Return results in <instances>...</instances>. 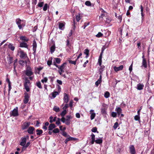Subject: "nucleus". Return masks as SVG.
I'll return each mask as SVG.
<instances>
[{"label": "nucleus", "mask_w": 154, "mask_h": 154, "mask_svg": "<svg viewBox=\"0 0 154 154\" xmlns=\"http://www.w3.org/2000/svg\"><path fill=\"white\" fill-rule=\"evenodd\" d=\"M72 118V117L69 115L67 116L66 118L64 117H62L61 119V121L63 123H65L66 125H68L70 124V119Z\"/></svg>", "instance_id": "nucleus-1"}, {"label": "nucleus", "mask_w": 154, "mask_h": 154, "mask_svg": "<svg viewBox=\"0 0 154 154\" xmlns=\"http://www.w3.org/2000/svg\"><path fill=\"white\" fill-rule=\"evenodd\" d=\"M18 53L19 54L20 57L21 59H25L27 57V54L22 50H21L19 51Z\"/></svg>", "instance_id": "nucleus-2"}, {"label": "nucleus", "mask_w": 154, "mask_h": 154, "mask_svg": "<svg viewBox=\"0 0 154 154\" xmlns=\"http://www.w3.org/2000/svg\"><path fill=\"white\" fill-rule=\"evenodd\" d=\"M24 99L23 100V102L25 104L27 103L29 101L30 97V95L27 92H25L24 94Z\"/></svg>", "instance_id": "nucleus-3"}, {"label": "nucleus", "mask_w": 154, "mask_h": 154, "mask_svg": "<svg viewBox=\"0 0 154 154\" xmlns=\"http://www.w3.org/2000/svg\"><path fill=\"white\" fill-rule=\"evenodd\" d=\"M25 74L28 76H30L33 75V72L30 67H29L28 69L26 70Z\"/></svg>", "instance_id": "nucleus-4"}, {"label": "nucleus", "mask_w": 154, "mask_h": 154, "mask_svg": "<svg viewBox=\"0 0 154 154\" xmlns=\"http://www.w3.org/2000/svg\"><path fill=\"white\" fill-rule=\"evenodd\" d=\"M11 116H16L18 115L17 107H16L13 109L12 112L11 114Z\"/></svg>", "instance_id": "nucleus-5"}, {"label": "nucleus", "mask_w": 154, "mask_h": 154, "mask_svg": "<svg viewBox=\"0 0 154 154\" xmlns=\"http://www.w3.org/2000/svg\"><path fill=\"white\" fill-rule=\"evenodd\" d=\"M130 152L131 154H135L136 151L133 145H131L129 147Z\"/></svg>", "instance_id": "nucleus-6"}, {"label": "nucleus", "mask_w": 154, "mask_h": 154, "mask_svg": "<svg viewBox=\"0 0 154 154\" xmlns=\"http://www.w3.org/2000/svg\"><path fill=\"white\" fill-rule=\"evenodd\" d=\"M30 123L29 122H25L22 126V129L25 130L27 129L30 125Z\"/></svg>", "instance_id": "nucleus-7"}, {"label": "nucleus", "mask_w": 154, "mask_h": 154, "mask_svg": "<svg viewBox=\"0 0 154 154\" xmlns=\"http://www.w3.org/2000/svg\"><path fill=\"white\" fill-rule=\"evenodd\" d=\"M142 58L143 59L142 65L145 68H146L147 67V65L146 61L144 57V56L143 53V56H142Z\"/></svg>", "instance_id": "nucleus-8"}, {"label": "nucleus", "mask_w": 154, "mask_h": 154, "mask_svg": "<svg viewBox=\"0 0 154 154\" xmlns=\"http://www.w3.org/2000/svg\"><path fill=\"white\" fill-rule=\"evenodd\" d=\"M123 68V66L122 65L120 66L119 67L115 66L113 67V69L115 71L117 72L122 69Z\"/></svg>", "instance_id": "nucleus-9"}, {"label": "nucleus", "mask_w": 154, "mask_h": 154, "mask_svg": "<svg viewBox=\"0 0 154 154\" xmlns=\"http://www.w3.org/2000/svg\"><path fill=\"white\" fill-rule=\"evenodd\" d=\"M63 99L64 101V103H67L69 101V98L68 95L67 94H66V93L64 94V96Z\"/></svg>", "instance_id": "nucleus-10"}, {"label": "nucleus", "mask_w": 154, "mask_h": 154, "mask_svg": "<svg viewBox=\"0 0 154 154\" xmlns=\"http://www.w3.org/2000/svg\"><path fill=\"white\" fill-rule=\"evenodd\" d=\"M90 114H91V119L93 120L94 119L95 116V113L94 112V110L91 109L90 111Z\"/></svg>", "instance_id": "nucleus-11"}, {"label": "nucleus", "mask_w": 154, "mask_h": 154, "mask_svg": "<svg viewBox=\"0 0 154 154\" xmlns=\"http://www.w3.org/2000/svg\"><path fill=\"white\" fill-rule=\"evenodd\" d=\"M35 128L32 127H30L27 130V132L30 134H32L33 133V131Z\"/></svg>", "instance_id": "nucleus-12"}, {"label": "nucleus", "mask_w": 154, "mask_h": 154, "mask_svg": "<svg viewBox=\"0 0 154 154\" xmlns=\"http://www.w3.org/2000/svg\"><path fill=\"white\" fill-rule=\"evenodd\" d=\"M26 141V137H24L22 139V141L20 143V145L24 147L25 145Z\"/></svg>", "instance_id": "nucleus-13"}, {"label": "nucleus", "mask_w": 154, "mask_h": 154, "mask_svg": "<svg viewBox=\"0 0 154 154\" xmlns=\"http://www.w3.org/2000/svg\"><path fill=\"white\" fill-rule=\"evenodd\" d=\"M144 86L143 84L139 83L137 85V89L139 90H142L143 89Z\"/></svg>", "instance_id": "nucleus-14"}, {"label": "nucleus", "mask_w": 154, "mask_h": 154, "mask_svg": "<svg viewBox=\"0 0 154 154\" xmlns=\"http://www.w3.org/2000/svg\"><path fill=\"white\" fill-rule=\"evenodd\" d=\"M20 47L22 48H27L28 45L25 42H21L20 44Z\"/></svg>", "instance_id": "nucleus-15"}, {"label": "nucleus", "mask_w": 154, "mask_h": 154, "mask_svg": "<svg viewBox=\"0 0 154 154\" xmlns=\"http://www.w3.org/2000/svg\"><path fill=\"white\" fill-rule=\"evenodd\" d=\"M102 52L100 54L98 59V63L100 66L101 65Z\"/></svg>", "instance_id": "nucleus-16"}, {"label": "nucleus", "mask_w": 154, "mask_h": 154, "mask_svg": "<svg viewBox=\"0 0 154 154\" xmlns=\"http://www.w3.org/2000/svg\"><path fill=\"white\" fill-rule=\"evenodd\" d=\"M91 139L92 140L91 142V144H93L94 143V142L95 141V136L93 133H92V134L91 135Z\"/></svg>", "instance_id": "nucleus-17"}, {"label": "nucleus", "mask_w": 154, "mask_h": 154, "mask_svg": "<svg viewBox=\"0 0 154 154\" xmlns=\"http://www.w3.org/2000/svg\"><path fill=\"white\" fill-rule=\"evenodd\" d=\"M64 24L63 23H59V28L61 30H63L64 28Z\"/></svg>", "instance_id": "nucleus-18"}, {"label": "nucleus", "mask_w": 154, "mask_h": 154, "mask_svg": "<svg viewBox=\"0 0 154 154\" xmlns=\"http://www.w3.org/2000/svg\"><path fill=\"white\" fill-rule=\"evenodd\" d=\"M122 110V109L120 107H119L116 108L115 109V111L117 112L116 113H117L119 115L121 114Z\"/></svg>", "instance_id": "nucleus-19"}, {"label": "nucleus", "mask_w": 154, "mask_h": 154, "mask_svg": "<svg viewBox=\"0 0 154 154\" xmlns=\"http://www.w3.org/2000/svg\"><path fill=\"white\" fill-rule=\"evenodd\" d=\"M59 94V93L57 91H54L53 92L51 93V94L52 95V98H51V99H53L56 97V96L57 95H58Z\"/></svg>", "instance_id": "nucleus-20"}, {"label": "nucleus", "mask_w": 154, "mask_h": 154, "mask_svg": "<svg viewBox=\"0 0 154 154\" xmlns=\"http://www.w3.org/2000/svg\"><path fill=\"white\" fill-rule=\"evenodd\" d=\"M55 127V125L54 124H50L48 127V130L52 131L54 128Z\"/></svg>", "instance_id": "nucleus-21"}, {"label": "nucleus", "mask_w": 154, "mask_h": 154, "mask_svg": "<svg viewBox=\"0 0 154 154\" xmlns=\"http://www.w3.org/2000/svg\"><path fill=\"white\" fill-rule=\"evenodd\" d=\"M30 84V81H29L26 78L25 79V82L24 83V86H29Z\"/></svg>", "instance_id": "nucleus-22"}, {"label": "nucleus", "mask_w": 154, "mask_h": 154, "mask_svg": "<svg viewBox=\"0 0 154 154\" xmlns=\"http://www.w3.org/2000/svg\"><path fill=\"white\" fill-rule=\"evenodd\" d=\"M55 44L52 45L50 48V52L51 54L53 53L55 51Z\"/></svg>", "instance_id": "nucleus-23"}, {"label": "nucleus", "mask_w": 154, "mask_h": 154, "mask_svg": "<svg viewBox=\"0 0 154 154\" xmlns=\"http://www.w3.org/2000/svg\"><path fill=\"white\" fill-rule=\"evenodd\" d=\"M56 117H54V118L52 116H51L50 117L49 119H50L49 122L50 123H52L53 122H54L56 121Z\"/></svg>", "instance_id": "nucleus-24"}, {"label": "nucleus", "mask_w": 154, "mask_h": 154, "mask_svg": "<svg viewBox=\"0 0 154 154\" xmlns=\"http://www.w3.org/2000/svg\"><path fill=\"white\" fill-rule=\"evenodd\" d=\"M95 142L97 144H100L102 143V142H103V140H102V138H100V139H97L95 140Z\"/></svg>", "instance_id": "nucleus-25"}, {"label": "nucleus", "mask_w": 154, "mask_h": 154, "mask_svg": "<svg viewBox=\"0 0 154 154\" xmlns=\"http://www.w3.org/2000/svg\"><path fill=\"white\" fill-rule=\"evenodd\" d=\"M20 39L22 40L23 41L25 42H27L28 41V39L26 37L24 36H22L20 37Z\"/></svg>", "instance_id": "nucleus-26"}, {"label": "nucleus", "mask_w": 154, "mask_h": 154, "mask_svg": "<svg viewBox=\"0 0 154 154\" xmlns=\"http://www.w3.org/2000/svg\"><path fill=\"white\" fill-rule=\"evenodd\" d=\"M37 47V44L35 41H34L33 43V50L35 52L36 50V48Z\"/></svg>", "instance_id": "nucleus-27"}, {"label": "nucleus", "mask_w": 154, "mask_h": 154, "mask_svg": "<svg viewBox=\"0 0 154 154\" xmlns=\"http://www.w3.org/2000/svg\"><path fill=\"white\" fill-rule=\"evenodd\" d=\"M89 50L87 49H86L84 51V53L86 55V57L87 58L89 56Z\"/></svg>", "instance_id": "nucleus-28"}, {"label": "nucleus", "mask_w": 154, "mask_h": 154, "mask_svg": "<svg viewBox=\"0 0 154 154\" xmlns=\"http://www.w3.org/2000/svg\"><path fill=\"white\" fill-rule=\"evenodd\" d=\"M73 138H73L71 137L67 138L65 140V143L66 144L67 143L68 141H69L70 140H73Z\"/></svg>", "instance_id": "nucleus-29"}, {"label": "nucleus", "mask_w": 154, "mask_h": 154, "mask_svg": "<svg viewBox=\"0 0 154 154\" xmlns=\"http://www.w3.org/2000/svg\"><path fill=\"white\" fill-rule=\"evenodd\" d=\"M36 132H37V135H40L43 133V131L42 130H39L38 129L36 130Z\"/></svg>", "instance_id": "nucleus-30"}, {"label": "nucleus", "mask_w": 154, "mask_h": 154, "mask_svg": "<svg viewBox=\"0 0 154 154\" xmlns=\"http://www.w3.org/2000/svg\"><path fill=\"white\" fill-rule=\"evenodd\" d=\"M67 112L66 110H63L60 114V115L62 117H64V116L66 114Z\"/></svg>", "instance_id": "nucleus-31"}, {"label": "nucleus", "mask_w": 154, "mask_h": 154, "mask_svg": "<svg viewBox=\"0 0 154 154\" xmlns=\"http://www.w3.org/2000/svg\"><path fill=\"white\" fill-rule=\"evenodd\" d=\"M66 65V63H64L62 64L60 66H59V69H64L65 67V66Z\"/></svg>", "instance_id": "nucleus-32"}, {"label": "nucleus", "mask_w": 154, "mask_h": 154, "mask_svg": "<svg viewBox=\"0 0 154 154\" xmlns=\"http://www.w3.org/2000/svg\"><path fill=\"white\" fill-rule=\"evenodd\" d=\"M53 110L56 112H57L60 111V109L58 107L55 106L53 108Z\"/></svg>", "instance_id": "nucleus-33"}, {"label": "nucleus", "mask_w": 154, "mask_h": 154, "mask_svg": "<svg viewBox=\"0 0 154 154\" xmlns=\"http://www.w3.org/2000/svg\"><path fill=\"white\" fill-rule=\"evenodd\" d=\"M134 120L136 121H140V114H138L137 115L135 116L134 117Z\"/></svg>", "instance_id": "nucleus-34"}, {"label": "nucleus", "mask_w": 154, "mask_h": 154, "mask_svg": "<svg viewBox=\"0 0 154 154\" xmlns=\"http://www.w3.org/2000/svg\"><path fill=\"white\" fill-rule=\"evenodd\" d=\"M110 96V94L108 91H106L104 94V96L106 98H108Z\"/></svg>", "instance_id": "nucleus-35"}, {"label": "nucleus", "mask_w": 154, "mask_h": 154, "mask_svg": "<svg viewBox=\"0 0 154 154\" xmlns=\"http://www.w3.org/2000/svg\"><path fill=\"white\" fill-rule=\"evenodd\" d=\"M55 62L58 64H59L60 63L61 60L58 58H54Z\"/></svg>", "instance_id": "nucleus-36"}, {"label": "nucleus", "mask_w": 154, "mask_h": 154, "mask_svg": "<svg viewBox=\"0 0 154 154\" xmlns=\"http://www.w3.org/2000/svg\"><path fill=\"white\" fill-rule=\"evenodd\" d=\"M8 47L12 51H14L15 48L14 46H13V45L11 44H10L9 45Z\"/></svg>", "instance_id": "nucleus-37"}, {"label": "nucleus", "mask_w": 154, "mask_h": 154, "mask_svg": "<svg viewBox=\"0 0 154 154\" xmlns=\"http://www.w3.org/2000/svg\"><path fill=\"white\" fill-rule=\"evenodd\" d=\"M48 79L47 77H44L43 79L41 80V82L44 83H46L47 82Z\"/></svg>", "instance_id": "nucleus-38"}, {"label": "nucleus", "mask_w": 154, "mask_h": 154, "mask_svg": "<svg viewBox=\"0 0 154 154\" xmlns=\"http://www.w3.org/2000/svg\"><path fill=\"white\" fill-rule=\"evenodd\" d=\"M36 85L40 89H42V87L41 85V83L40 82H38L36 83Z\"/></svg>", "instance_id": "nucleus-39"}, {"label": "nucleus", "mask_w": 154, "mask_h": 154, "mask_svg": "<svg viewBox=\"0 0 154 154\" xmlns=\"http://www.w3.org/2000/svg\"><path fill=\"white\" fill-rule=\"evenodd\" d=\"M66 46L69 48H70L71 46V44L70 43L69 40L68 39L66 40Z\"/></svg>", "instance_id": "nucleus-40"}, {"label": "nucleus", "mask_w": 154, "mask_h": 154, "mask_svg": "<svg viewBox=\"0 0 154 154\" xmlns=\"http://www.w3.org/2000/svg\"><path fill=\"white\" fill-rule=\"evenodd\" d=\"M16 22L17 25H20L21 24V20L19 19H17L16 20Z\"/></svg>", "instance_id": "nucleus-41"}, {"label": "nucleus", "mask_w": 154, "mask_h": 154, "mask_svg": "<svg viewBox=\"0 0 154 154\" xmlns=\"http://www.w3.org/2000/svg\"><path fill=\"white\" fill-rule=\"evenodd\" d=\"M30 144V142H28L26 144H25L24 147H23L22 149L23 150V149H25Z\"/></svg>", "instance_id": "nucleus-42"}, {"label": "nucleus", "mask_w": 154, "mask_h": 154, "mask_svg": "<svg viewBox=\"0 0 154 154\" xmlns=\"http://www.w3.org/2000/svg\"><path fill=\"white\" fill-rule=\"evenodd\" d=\"M52 58L51 57V59L50 60H49H49H48V61H47V63L48 66H50L51 64V63H52L51 60H52Z\"/></svg>", "instance_id": "nucleus-43"}, {"label": "nucleus", "mask_w": 154, "mask_h": 154, "mask_svg": "<svg viewBox=\"0 0 154 154\" xmlns=\"http://www.w3.org/2000/svg\"><path fill=\"white\" fill-rule=\"evenodd\" d=\"M103 35V34L100 32H99L96 35V36L98 38H100L102 37Z\"/></svg>", "instance_id": "nucleus-44"}, {"label": "nucleus", "mask_w": 154, "mask_h": 154, "mask_svg": "<svg viewBox=\"0 0 154 154\" xmlns=\"http://www.w3.org/2000/svg\"><path fill=\"white\" fill-rule=\"evenodd\" d=\"M17 59H16L15 60H14V70L15 72H16L15 68L17 66V65L16 64V63L17 62Z\"/></svg>", "instance_id": "nucleus-45"}, {"label": "nucleus", "mask_w": 154, "mask_h": 154, "mask_svg": "<svg viewBox=\"0 0 154 154\" xmlns=\"http://www.w3.org/2000/svg\"><path fill=\"white\" fill-rule=\"evenodd\" d=\"M60 121H61V119H60L59 118H58L57 120V121H56V124L57 125H59L60 124Z\"/></svg>", "instance_id": "nucleus-46"}, {"label": "nucleus", "mask_w": 154, "mask_h": 154, "mask_svg": "<svg viewBox=\"0 0 154 154\" xmlns=\"http://www.w3.org/2000/svg\"><path fill=\"white\" fill-rule=\"evenodd\" d=\"M85 5L87 6H91V2L89 1H87L85 3Z\"/></svg>", "instance_id": "nucleus-47"}, {"label": "nucleus", "mask_w": 154, "mask_h": 154, "mask_svg": "<svg viewBox=\"0 0 154 154\" xmlns=\"http://www.w3.org/2000/svg\"><path fill=\"white\" fill-rule=\"evenodd\" d=\"M89 24V23H84V25L83 26H82V27L83 28V29H85V27L87 26Z\"/></svg>", "instance_id": "nucleus-48"}, {"label": "nucleus", "mask_w": 154, "mask_h": 154, "mask_svg": "<svg viewBox=\"0 0 154 154\" xmlns=\"http://www.w3.org/2000/svg\"><path fill=\"white\" fill-rule=\"evenodd\" d=\"M118 126V124L117 122H116L115 123L114 126H113V128L114 129H116L117 128Z\"/></svg>", "instance_id": "nucleus-49"}, {"label": "nucleus", "mask_w": 154, "mask_h": 154, "mask_svg": "<svg viewBox=\"0 0 154 154\" xmlns=\"http://www.w3.org/2000/svg\"><path fill=\"white\" fill-rule=\"evenodd\" d=\"M59 129L57 128H55L54 129L53 131V132L54 133H59Z\"/></svg>", "instance_id": "nucleus-50"}, {"label": "nucleus", "mask_w": 154, "mask_h": 154, "mask_svg": "<svg viewBox=\"0 0 154 154\" xmlns=\"http://www.w3.org/2000/svg\"><path fill=\"white\" fill-rule=\"evenodd\" d=\"M101 82V81L99 79H98L97 81L95 82V85L97 86H98L100 84Z\"/></svg>", "instance_id": "nucleus-51"}, {"label": "nucleus", "mask_w": 154, "mask_h": 154, "mask_svg": "<svg viewBox=\"0 0 154 154\" xmlns=\"http://www.w3.org/2000/svg\"><path fill=\"white\" fill-rule=\"evenodd\" d=\"M48 7V5L47 4H45L43 8V10L44 11H46L47 10V8Z\"/></svg>", "instance_id": "nucleus-52"}, {"label": "nucleus", "mask_w": 154, "mask_h": 154, "mask_svg": "<svg viewBox=\"0 0 154 154\" xmlns=\"http://www.w3.org/2000/svg\"><path fill=\"white\" fill-rule=\"evenodd\" d=\"M105 16V14L103 13L101 14L99 18L100 20L101 21H102L103 20V18Z\"/></svg>", "instance_id": "nucleus-53"}, {"label": "nucleus", "mask_w": 154, "mask_h": 154, "mask_svg": "<svg viewBox=\"0 0 154 154\" xmlns=\"http://www.w3.org/2000/svg\"><path fill=\"white\" fill-rule=\"evenodd\" d=\"M44 2H39L38 3V6L40 7H42L44 5Z\"/></svg>", "instance_id": "nucleus-54"}, {"label": "nucleus", "mask_w": 154, "mask_h": 154, "mask_svg": "<svg viewBox=\"0 0 154 154\" xmlns=\"http://www.w3.org/2000/svg\"><path fill=\"white\" fill-rule=\"evenodd\" d=\"M100 66L101 67H100V69L99 71L100 72V73H101L103 71V69L104 68V66H101V65Z\"/></svg>", "instance_id": "nucleus-55"}, {"label": "nucleus", "mask_w": 154, "mask_h": 154, "mask_svg": "<svg viewBox=\"0 0 154 154\" xmlns=\"http://www.w3.org/2000/svg\"><path fill=\"white\" fill-rule=\"evenodd\" d=\"M108 47V45H104L102 48V52H103V51L106 48Z\"/></svg>", "instance_id": "nucleus-56"}, {"label": "nucleus", "mask_w": 154, "mask_h": 154, "mask_svg": "<svg viewBox=\"0 0 154 154\" xmlns=\"http://www.w3.org/2000/svg\"><path fill=\"white\" fill-rule=\"evenodd\" d=\"M69 63L73 64L74 65H75L76 64V61H72V60H69Z\"/></svg>", "instance_id": "nucleus-57"}, {"label": "nucleus", "mask_w": 154, "mask_h": 154, "mask_svg": "<svg viewBox=\"0 0 154 154\" xmlns=\"http://www.w3.org/2000/svg\"><path fill=\"white\" fill-rule=\"evenodd\" d=\"M91 131L93 132H97V128L96 127L93 128L91 129Z\"/></svg>", "instance_id": "nucleus-58"}, {"label": "nucleus", "mask_w": 154, "mask_h": 154, "mask_svg": "<svg viewBox=\"0 0 154 154\" xmlns=\"http://www.w3.org/2000/svg\"><path fill=\"white\" fill-rule=\"evenodd\" d=\"M116 113L114 112H112L111 113L112 116L113 117H116Z\"/></svg>", "instance_id": "nucleus-59"}, {"label": "nucleus", "mask_w": 154, "mask_h": 154, "mask_svg": "<svg viewBox=\"0 0 154 154\" xmlns=\"http://www.w3.org/2000/svg\"><path fill=\"white\" fill-rule=\"evenodd\" d=\"M19 62L20 64L22 66L24 65L25 63L24 61L22 60H19Z\"/></svg>", "instance_id": "nucleus-60"}, {"label": "nucleus", "mask_w": 154, "mask_h": 154, "mask_svg": "<svg viewBox=\"0 0 154 154\" xmlns=\"http://www.w3.org/2000/svg\"><path fill=\"white\" fill-rule=\"evenodd\" d=\"M24 87L27 92H29L30 91L29 86H24Z\"/></svg>", "instance_id": "nucleus-61"}, {"label": "nucleus", "mask_w": 154, "mask_h": 154, "mask_svg": "<svg viewBox=\"0 0 154 154\" xmlns=\"http://www.w3.org/2000/svg\"><path fill=\"white\" fill-rule=\"evenodd\" d=\"M101 112L103 114H105L106 113L105 108H102L101 109Z\"/></svg>", "instance_id": "nucleus-62"}, {"label": "nucleus", "mask_w": 154, "mask_h": 154, "mask_svg": "<svg viewBox=\"0 0 154 154\" xmlns=\"http://www.w3.org/2000/svg\"><path fill=\"white\" fill-rule=\"evenodd\" d=\"M69 107L68 104H66L63 107V110H66V109Z\"/></svg>", "instance_id": "nucleus-63"}, {"label": "nucleus", "mask_w": 154, "mask_h": 154, "mask_svg": "<svg viewBox=\"0 0 154 154\" xmlns=\"http://www.w3.org/2000/svg\"><path fill=\"white\" fill-rule=\"evenodd\" d=\"M76 20L77 21H79V20H80V16L79 15H77L76 17Z\"/></svg>", "instance_id": "nucleus-64"}]
</instances>
